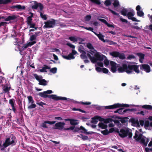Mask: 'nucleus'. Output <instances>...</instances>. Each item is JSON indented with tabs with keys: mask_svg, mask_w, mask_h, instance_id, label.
I'll return each instance as SVG.
<instances>
[{
	"mask_svg": "<svg viewBox=\"0 0 152 152\" xmlns=\"http://www.w3.org/2000/svg\"><path fill=\"white\" fill-rule=\"evenodd\" d=\"M110 64L111 66V70L113 73H115L116 71L118 68V71L119 73L126 72L130 74L133 73L134 71L137 74L140 72L138 66L132 65L131 63L128 62H124L122 64V67L120 66L119 64L113 61L110 62Z\"/></svg>",
	"mask_w": 152,
	"mask_h": 152,
	"instance_id": "obj_1",
	"label": "nucleus"
},
{
	"mask_svg": "<svg viewBox=\"0 0 152 152\" xmlns=\"http://www.w3.org/2000/svg\"><path fill=\"white\" fill-rule=\"evenodd\" d=\"M79 50L82 53L80 55L82 58L85 59L87 56L93 63H95L98 61H103L105 57L101 53L97 52L96 50L91 51L90 52H88L87 53L83 50H80L79 49Z\"/></svg>",
	"mask_w": 152,
	"mask_h": 152,
	"instance_id": "obj_2",
	"label": "nucleus"
},
{
	"mask_svg": "<svg viewBox=\"0 0 152 152\" xmlns=\"http://www.w3.org/2000/svg\"><path fill=\"white\" fill-rule=\"evenodd\" d=\"M17 142L16 137L13 134H11L10 137L6 138L3 144L2 141L0 140V150L4 151L7 147L15 145Z\"/></svg>",
	"mask_w": 152,
	"mask_h": 152,
	"instance_id": "obj_3",
	"label": "nucleus"
},
{
	"mask_svg": "<svg viewBox=\"0 0 152 152\" xmlns=\"http://www.w3.org/2000/svg\"><path fill=\"white\" fill-rule=\"evenodd\" d=\"M121 14L124 16H126L128 18L134 21H139L136 18L133 17L135 12L131 8H125L123 7L120 8Z\"/></svg>",
	"mask_w": 152,
	"mask_h": 152,
	"instance_id": "obj_4",
	"label": "nucleus"
},
{
	"mask_svg": "<svg viewBox=\"0 0 152 152\" xmlns=\"http://www.w3.org/2000/svg\"><path fill=\"white\" fill-rule=\"evenodd\" d=\"M52 93L53 91H52L51 90H48L39 93L38 95L41 97L44 98L48 97L49 98L52 99L56 101H58L59 100H66V98L65 97L58 96L54 94L49 95H47V94H50Z\"/></svg>",
	"mask_w": 152,
	"mask_h": 152,
	"instance_id": "obj_5",
	"label": "nucleus"
},
{
	"mask_svg": "<svg viewBox=\"0 0 152 152\" xmlns=\"http://www.w3.org/2000/svg\"><path fill=\"white\" fill-rule=\"evenodd\" d=\"M138 131L136 130L135 133V135L134 136V139L143 144L145 146H146L149 141L148 139L144 137L142 134H140L138 135Z\"/></svg>",
	"mask_w": 152,
	"mask_h": 152,
	"instance_id": "obj_6",
	"label": "nucleus"
},
{
	"mask_svg": "<svg viewBox=\"0 0 152 152\" xmlns=\"http://www.w3.org/2000/svg\"><path fill=\"white\" fill-rule=\"evenodd\" d=\"M118 133L119 136L122 137H124L128 135L129 137L131 138L132 136V130L128 128L121 129Z\"/></svg>",
	"mask_w": 152,
	"mask_h": 152,
	"instance_id": "obj_7",
	"label": "nucleus"
},
{
	"mask_svg": "<svg viewBox=\"0 0 152 152\" xmlns=\"http://www.w3.org/2000/svg\"><path fill=\"white\" fill-rule=\"evenodd\" d=\"M72 130L73 132H79L84 133L86 134H89V132H87L86 130L82 126H81L80 128L75 127L74 126H72L70 127L67 128V130Z\"/></svg>",
	"mask_w": 152,
	"mask_h": 152,
	"instance_id": "obj_8",
	"label": "nucleus"
},
{
	"mask_svg": "<svg viewBox=\"0 0 152 152\" xmlns=\"http://www.w3.org/2000/svg\"><path fill=\"white\" fill-rule=\"evenodd\" d=\"M129 105L127 104H120L119 103H117L114 104L113 105L106 106L105 107V109H112L118 107H129Z\"/></svg>",
	"mask_w": 152,
	"mask_h": 152,
	"instance_id": "obj_9",
	"label": "nucleus"
},
{
	"mask_svg": "<svg viewBox=\"0 0 152 152\" xmlns=\"http://www.w3.org/2000/svg\"><path fill=\"white\" fill-rule=\"evenodd\" d=\"M44 27L46 28H51L53 27L56 24V20L54 19L48 20L45 22Z\"/></svg>",
	"mask_w": 152,
	"mask_h": 152,
	"instance_id": "obj_10",
	"label": "nucleus"
},
{
	"mask_svg": "<svg viewBox=\"0 0 152 152\" xmlns=\"http://www.w3.org/2000/svg\"><path fill=\"white\" fill-rule=\"evenodd\" d=\"M2 89L3 92L9 95L10 94V91L11 89V87L10 85H9L8 83H6L5 84H2Z\"/></svg>",
	"mask_w": 152,
	"mask_h": 152,
	"instance_id": "obj_11",
	"label": "nucleus"
},
{
	"mask_svg": "<svg viewBox=\"0 0 152 152\" xmlns=\"http://www.w3.org/2000/svg\"><path fill=\"white\" fill-rule=\"evenodd\" d=\"M110 54L114 57H118L121 59H124L125 58V56L124 54L117 51L111 52L110 53Z\"/></svg>",
	"mask_w": 152,
	"mask_h": 152,
	"instance_id": "obj_12",
	"label": "nucleus"
},
{
	"mask_svg": "<svg viewBox=\"0 0 152 152\" xmlns=\"http://www.w3.org/2000/svg\"><path fill=\"white\" fill-rule=\"evenodd\" d=\"M27 98L28 99V103L31 104V105L28 106V108L32 109L35 108L36 105L34 103V101L32 97L31 96H27Z\"/></svg>",
	"mask_w": 152,
	"mask_h": 152,
	"instance_id": "obj_13",
	"label": "nucleus"
},
{
	"mask_svg": "<svg viewBox=\"0 0 152 152\" xmlns=\"http://www.w3.org/2000/svg\"><path fill=\"white\" fill-rule=\"evenodd\" d=\"M65 125V124L64 122H60L57 123L55 124L53 129L62 130L64 128Z\"/></svg>",
	"mask_w": 152,
	"mask_h": 152,
	"instance_id": "obj_14",
	"label": "nucleus"
},
{
	"mask_svg": "<svg viewBox=\"0 0 152 152\" xmlns=\"http://www.w3.org/2000/svg\"><path fill=\"white\" fill-rule=\"evenodd\" d=\"M140 69L143 70L147 73L151 71V68L149 66L146 64H142L140 65Z\"/></svg>",
	"mask_w": 152,
	"mask_h": 152,
	"instance_id": "obj_15",
	"label": "nucleus"
},
{
	"mask_svg": "<svg viewBox=\"0 0 152 152\" xmlns=\"http://www.w3.org/2000/svg\"><path fill=\"white\" fill-rule=\"evenodd\" d=\"M112 2L115 8V10L117 11H119L120 5L118 1V0H112Z\"/></svg>",
	"mask_w": 152,
	"mask_h": 152,
	"instance_id": "obj_16",
	"label": "nucleus"
},
{
	"mask_svg": "<svg viewBox=\"0 0 152 152\" xmlns=\"http://www.w3.org/2000/svg\"><path fill=\"white\" fill-rule=\"evenodd\" d=\"M9 103L11 105L12 107V110L14 113H16V109L15 107L16 104L14 99H10Z\"/></svg>",
	"mask_w": 152,
	"mask_h": 152,
	"instance_id": "obj_17",
	"label": "nucleus"
},
{
	"mask_svg": "<svg viewBox=\"0 0 152 152\" xmlns=\"http://www.w3.org/2000/svg\"><path fill=\"white\" fill-rule=\"evenodd\" d=\"M100 61L97 62V61L96 62H97L96 64V65L95 66H96V65L98 66H100L101 67H103V63L101 62V61ZM96 70L98 72H102V69L101 68L98 67H96Z\"/></svg>",
	"mask_w": 152,
	"mask_h": 152,
	"instance_id": "obj_18",
	"label": "nucleus"
},
{
	"mask_svg": "<svg viewBox=\"0 0 152 152\" xmlns=\"http://www.w3.org/2000/svg\"><path fill=\"white\" fill-rule=\"evenodd\" d=\"M92 122L94 123L95 124H96L97 122V120H98L100 121H103L104 120V119L103 118L98 116H96L93 118H92Z\"/></svg>",
	"mask_w": 152,
	"mask_h": 152,
	"instance_id": "obj_19",
	"label": "nucleus"
},
{
	"mask_svg": "<svg viewBox=\"0 0 152 152\" xmlns=\"http://www.w3.org/2000/svg\"><path fill=\"white\" fill-rule=\"evenodd\" d=\"M72 53L69 54L67 56V60H71L75 58L73 54L75 55L77 53V52L74 50H72Z\"/></svg>",
	"mask_w": 152,
	"mask_h": 152,
	"instance_id": "obj_20",
	"label": "nucleus"
},
{
	"mask_svg": "<svg viewBox=\"0 0 152 152\" xmlns=\"http://www.w3.org/2000/svg\"><path fill=\"white\" fill-rule=\"evenodd\" d=\"M93 33L98 37L99 39L100 40H101L104 42H106V41L104 39V35H103L102 34L100 33L97 34L95 32H93Z\"/></svg>",
	"mask_w": 152,
	"mask_h": 152,
	"instance_id": "obj_21",
	"label": "nucleus"
},
{
	"mask_svg": "<svg viewBox=\"0 0 152 152\" xmlns=\"http://www.w3.org/2000/svg\"><path fill=\"white\" fill-rule=\"evenodd\" d=\"M11 8L13 9L14 8H16L18 10H24L25 8V6H22L20 5H14L12 6Z\"/></svg>",
	"mask_w": 152,
	"mask_h": 152,
	"instance_id": "obj_22",
	"label": "nucleus"
},
{
	"mask_svg": "<svg viewBox=\"0 0 152 152\" xmlns=\"http://www.w3.org/2000/svg\"><path fill=\"white\" fill-rule=\"evenodd\" d=\"M26 22L27 25L29 26L30 28H34L35 26V24L34 23H32V20H26Z\"/></svg>",
	"mask_w": 152,
	"mask_h": 152,
	"instance_id": "obj_23",
	"label": "nucleus"
},
{
	"mask_svg": "<svg viewBox=\"0 0 152 152\" xmlns=\"http://www.w3.org/2000/svg\"><path fill=\"white\" fill-rule=\"evenodd\" d=\"M50 69V67L47 65H44L43 66V67L42 68V69L39 70L40 72H47L46 70L47 69Z\"/></svg>",
	"mask_w": 152,
	"mask_h": 152,
	"instance_id": "obj_24",
	"label": "nucleus"
},
{
	"mask_svg": "<svg viewBox=\"0 0 152 152\" xmlns=\"http://www.w3.org/2000/svg\"><path fill=\"white\" fill-rule=\"evenodd\" d=\"M69 121L70 124L73 125H76L79 123V121L77 120L67 119V121Z\"/></svg>",
	"mask_w": 152,
	"mask_h": 152,
	"instance_id": "obj_25",
	"label": "nucleus"
},
{
	"mask_svg": "<svg viewBox=\"0 0 152 152\" xmlns=\"http://www.w3.org/2000/svg\"><path fill=\"white\" fill-rule=\"evenodd\" d=\"M69 39L71 41L73 42H74L77 41H80V40H82L79 37H69Z\"/></svg>",
	"mask_w": 152,
	"mask_h": 152,
	"instance_id": "obj_26",
	"label": "nucleus"
},
{
	"mask_svg": "<svg viewBox=\"0 0 152 152\" xmlns=\"http://www.w3.org/2000/svg\"><path fill=\"white\" fill-rule=\"evenodd\" d=\"M17 18V17L14 15L9 16L5 19L6 21H8L10 20H14Z\"/></svg>",
	"mask_w": 152,
	"mask_h": 152,
	"instance_id": "obj_27",
	"label": "nucleus"
},
{
	"mask_svg": "<svg viewBox=\"0 0 152 152\" xmlns=\"http://www.w3.org/2000/svg\"><path fill=\"white\" fill-rule=\"evenodd\" d=\"M137 55L140 58L139 61L141 63H143V60L144 57V55L143 54L140 53H138Z\"/></svg>",
	"mask_w": 152,
	"mask_h": 152,
	"instance_id": "obj_28",
	"label": "nucleus"
},
{
	"mask_svg": "<svg viewBox=\"0 0 152 152\" xmlns=\"http://www.w3.org/2000/svg\"><path fill=\"white\" fill-rule=\"evenodd\" d=\"M123 108H120L116 111L115 112V113H119L121 114H123L124 113L126 112V111H127L128 110L126 109L125 110L123 111Z\"/></svg>",
	"mask_w": 152,
	"mask_h": 152,
	"instance_id": "obj_29",
	"label": "nucleus"
},
{
	"mask_svg": "<svg viewBox=\"0 0 152 152\" xmlns=\"http://www.w3.org/2000/svg\"><path fill=\"white\" fill-rule=\"evenodd\" d=\"M47 81L44 79L41 80L39 82V84L40 85L45 86L47 85Z\"/></svg>",
	"mask_w": 152,
	"mask_h": 152,
	"instance_id": "obj_30",
	"label": "nucleus"
},
{
	"mask_svg": "<svg viewBox=\"0 0 152 152\" xmlns=\"http://www.w3.org/2000/svg\"><path fill=\"white\" fill-rule=\"evenodd\" d=\"M99 127L102 129H105L107 128V126L101 122L99 123L98 124Z\"/></svg>",
	"mask_w": 152,
	"mask_h": 152,
	"instance_id": "obj_31",
	"label": "nucleus"
},
{
	"mask_svg": "<svg viewBox=\"0 0 152 152\" xmlns=\"http://www.w3.org/2000/svg\"><path fill=\"white\" fill-rule=\"evenodd\" d=\"M34 4L32 6L31 8L32 9H37L38 7L39 3L36 1H34Z\"/></svg>",
	"mask_w": 152,
	"mask_h": 152,
	"instance_id": "obj_32",
	"label": "nucleus"
},
{
	"mask_svg": "<svg viewBox=\"0 0 152 152\" xmlns=\"http://www.w3.org/2000/svg\"><path fill=\"white\" fill-rule=\"evenodd\" d=\"M127 118H121L120 120V121L123 124H124L127 123Z\"/></svg>",
	"mask_w": 152,
	"mask_h": 152,
	"instance_id": "obj_33",
	"label": "nucleus"
},
{
	"mask_svg": "<svg viewBox=\"0 0 152 152\" xmlns=\"http://www.w3.org/2000/svg\"><path fill=\"white\" fill-rule=\"evenodd\" d=\"M142 107L147 109L149 110H151L152 109V106L149 105H144L142 106Z\"/></svg>",
	"mask_w": 152,
	"mask_h": 152,
	"instance_id": "obj_34",
	"label": "nucleus"
},
{
	"mask_svg": "<svg viewBox=\"0 0 152 152\" xmlns=\"http://www.w3.org/2000/svg\"><path fill=\"white\" fill-rule=\"evenodd\" d=\"M149 126H152V122H151L150 123L149 121H145V127L146 128L148 127Z\"/></svg>",
	"mask_w": 152,
	"mask_h": 152,
	"instance_id": "obj_35",
	"label": "nucleus"
},
{
	"mask_svg": "<svg viewBox=\"0 0 152 152\" xmlns=\"http://www.w3.org/2000/svg\"><path fill=\"white\" fill-rule=\"evenodd\" d=\"M34 76L35 77V79L37 80L39 82L42 78V76H39L38 75H37L36 74H34Z\"/></svg>",
	"mask_w": 152,
	"mask_h": 152,
	"instance_id": "obj_36",
	"label": "nucleus"
},
{
	"mask_svg": "<svg viewBox=\"0 0 152 152\" xmlns=\"http://www.w3.org/2000/svg\"><path fill=\"white\" fill-rule=\"evenodd\" d=\"M49 69L50 72L53 74H55L57 72V68L56 67H54L51 69L50 68Z\"/></svg>",
	"mask_w": 152,
	"mask_h": 152,
	"instance_id": "obj_37",
	"label": "nucleus"
},
{
	"mask_svg": "<svg viewBox=\"0 0 152 152\" xmlns=\"http://www.w3.org/2000/svg\"><path fill=\"white\" fill-rule=\"evenodd\" d=\"M104 63L105 66L107 67L109 64L110 61L107 58H105L104 60Z\"/></svg>",
	"mask_w": 152,
	"mask_h": 152,
	"instance_id": "obj_38",
	"label": "nucleus"
},
{
	"mask_svg": "<svg viewBox=\"0 0 152 152\" xmlns=\"http://www.w3.org/2000/svg\"><path fill=\"white\" fill-rule=\"evenodd\" d=\"M137 14L138 16L142 17L143 16L144 14L142 11L140 10L137 11Z\"/></svg>",
	"mask_w": 152,
	"mask_h": 152,
	"instance_id": "obj_39",
	"label": "nucleus"
},
{
	"mask_svg": "<svg viewBox=\"0 0 152 152\" xmlns=\"http://www.w3.org/2000/svg\"><path fill=\"white\" fill-rule=\"evenodd\" d=\"M37 39V37L34 36V35H31L30 38V39L31 41H34V40H36Z\"/></svg>",
	"mask_w": 152,
	"mask_h": 152,
	"instance_id": "obj_40",
	"label": "nucleus"
},
{
	"mask_svg": "<svg viewBox=\"0 0 152 152\" xmlns=\"http://www.w3.org/2000/svg\"><path fill=\"white\" fill-rule=\"evenodd\" d=\"M112 2H111V0H106L104 2V4L106 6L110 5Z\"/></svg>",
	"mask_w": 152,
	"mask_h": 152,
	"instance_id": "obj_41",
	"label": "nucleus"
},
{
	"mask_svg": "<svg viewBox=\"0 0 152 152\" xmlns=\"http://www.w3.org/2000/svg\"><path fill=\"white\" fill-rule=\"evenodd\" d=\"M91 2L95 3L99 5L100 4L101 2L100 0H90Z\"/></svg>",
	"mask_w": 152,
	"mask_h": 152,
	"instance_id": "obj_42",
	"label": "nucleus"
},
{
	"mask_svg": "<svg viewBox=\"0 0 152 152\" xmlns=\"http://www.w3.org/2000/svg\"><path fill=\"white\" fill-rule=\"evenodd\" d=\"M87 46L88 48L91 50H93V51H94V50L93 46L90 43H88L87 45Z\"/></svg>",
	"mask_w": 152,
	"mask_h": 152,
	"instance_id": "obj_43",
	"label": "nucleus"
},
{
	"mask_svg": "<svg viewBox=\"0 0 152 152\" xmlns=\"http://www.w3.org/2000/svg\"><path fill=\"white\" fill-rule=\"evenodd\" d=\"M39 12L40 13V16L41 18L43 19L44 20H46L47 19L46 15H43L41 12Z\"/></svg>",
	"mask_w": 152,
	"mask_h": 152,
	"instance_id": "obj_44",
	"label": "nucleus"
},
{
	"mask_svg": "<svg viewBox=\"0 0 152 152\" xmlns=\"http://www.w3.org/2000/svg\"><path fill=\"white\" fill-rule=\"evenodd\" d=\"M28 47V45L27 44H24L23 46L21 48V50L22 51L25 50L26 48Z\"/></svg>",
	"mask_w": 152,
	"mask_h": 152,
	"instance_id": "obj_45",
	"label": "nucleus"
},
{
	"mask_svg": "<svg viewBox=\"0 0 152 152\" xmlns=\"http://www.w3.org/2000/svg\"><path fill=\"white\" fill-rule=\"evenodd\" d=\"M83 140H86L88 139V137L87 136H86L80 135L79 136Z\"/></svg>",
	"mask_w": 152,
	"mask_h": 152,
	"instance_id": "obj_46",
	"label": "nucleus"
},
{
	"mask_svg": "<svg viewBox=\"0 0 152 152\" xmlns=\"http://www.w3.org/2000/svg\"><path fill=\"white\" fill-rule=\"evenodd\" d=\"M44 122L45 123H47L51 125L54 124L55 123H56V121H44Z\"/></svg>",
	"mask_w": 152,
	"mask_h": 152,
	"instance_id": "obj_47",
	"label": "nucleus"
},
{
	"mask_svg": "<svg viewBox=\"0 0 152 152\" xmlns=\"http://www.w3.org/2000/svg\"><path fill=\"white\" fill-rule=\"evenodd\" d=\"M31 15L27 18V20H32V18L33 17V14L32 12H30Z\"/></svg>",
	"mask_w": 152,
	"mask_h": 152,
	"instance_id": "obj_48",
	"label": "nucleus"
},
{
	"mask_svg": "<svg viewBox=\"0 0 152 152\" xmlns=\"http://www.w3.org/2000/svg\"><path fill=\"white\" fill-rule=\"evenodd\" d=\"M36 41H31V42H30L27 43L28 45V47L30 46H31L34 44L36 43Z\"/></svg>",
	"mask_w": 152,
	"mask_h": 152,
	"instance_id": "obj_49",
	"label": "nucleus"
},
{
	"mask_svg": "<svg viewBox=\"0 0 152 152\" xmlns=\"http://www.w3.org/2000/svg\"><path fill=\"white\" fill-rule=\"evenodd\" d=\"M36 104H37L39 105V106H41L42 107H43V105L46 104V103H45L43 102H37Z\"/></svg>",
	"mask_w": 152,
	"mask_h": 152,
	"instance_id": "obj_50",
	"label": "nucleus"
},
{
	"mask_svg": "<svg viewBox=\"0 0 152 152\" xmlns=\"http://www.w3.org/2000/svg\"><path fill=\"white\" fill-rule=\"evenodd\" d=\"M101 133L104 135H106L109 133V132L107 130H105L102 131Z\"/></svg>",
	"mask_w": 152,
	"mask_h": 152,
	"instance_id": "obj_51",
	"label": "nucleus"
},
{
	"mask_svg": "<svg viewBox=\"0 0 152 152\" xmlns=\"http://www.w3.org/2000/svg\"><path fill=\"white\" fill-rule=\"evenodd\" d=\"M108 10L110 11V12L112 13L113 15H116L117 16H119V15L118 13L116 12H115L114 11H113L111 10L110 9H108Z\"/></svg>",
	"mask_w": 152,
	"mask_h": 152,
	"instance_id": "obj_52",
	"label": "nucleus"
},
{
	"mask_svg": "<svg viewBox=\"0 0 152 152\" xmlns=\"http://www.w3.org/2000/svg\"><path fill=\"white\" fill-rule=\"evenodd\" d=\"M102 71L104 73H107L109 72L108 69L106 68H103L102 69Z\"/></svg>",
	"mask_w": 152,
	"mask_h": 152,
	"instance_id": "obj_53",
	"label": "nucleus"
},
{
	"mask_svg": "<svg viewBox=\"0 0 152 152\" xmlns=\"http://www.w3.org/2000/svg\"><path fill=\"white\" fill-rule=\"evenodd\" d=\"M42 34V33H41L40 32L37 31V32H35L34 34V36L36 37H37L38 36H39L40 35V34Z\"/></svg>",
	"mask_w": 152,
	"mask_h": 152,
	"instance_id": "obj_54",
	"label": "nucleus"
},
{
	"mask_svg": "<svg viewBox=\"0 0 152 152\" xmlns=\"http://www.w3.org/2000/svg\"><path fill=\"white\" fill-rule=\"evenodd\" d=\"M91 16L90 15H88L86 17L85 20L86 21H88L91 19Z\"/></svg>",
	"mask_w": 152,
	"mask_h": 152,
	"instance_id": "obj_55",
	"label": "nucleus"
},
{
	"mask_svg": "<svg viewBox=\"0 0 152 152\" xmlns=\"http://www.w3.org/2000/svg\"><path fill=\"white\" fill-rule=\"evenodd\" d=\"M67 102H69V101H71V102L74 103H82V102H75L73 100H71L67 98Z\"/></svg>",
	"mask_w": 152,
	"mask_h": 152,
	"instance_id": "obj_56",
	"label": "nucleus"
},
{
	"mask_svg": "<svg viewBox=\"0 0 152 152\" xmlns=\"http://www.w3.org/2000/svg\"><path fill=\"white\" fill-rule=\"evenodd\" d=\"M50 52H54L55 51L58 52L59 51V50L58 49L56 48H53L50 49Z\"/></svg>",
	"mask_w": 152,
	"mask_h": 152,
	"instance_id": "obj_57",
	"label": "nucleus"
},
{
	"mask_svg": "<svg viewBox=\"0 0 152 152\" xmlns=\"http://www.w3.org/2000/svg\"><path fill=\"white\" fill-rule=\"evenodd\" d=\"M136 126L138 127V129L139 130V131L140 132L142 133V130L140 128V126L138 123H137L136 124Z\"/></svg>",
	"mask_w": 152,
	"mask_h": 152,
	"instance_id": "obj_58",
	"label": "nucleus"
},
{
	"mask_svg": "<svg viewBox=\"0 0 152 152\" xmlns=\"http://www.w3.org/2000/svg\"><path fill=\"white\" fill-rule=\"evenodd\" d=\"M134 58L135 56L133 55H130L128 57H127V59L130 60Z\"/></svg>",
	"mask_w": 152,
	"mask_h": 152,
	"instance_id": "obj_59",
	"label": "nucleus"
},
{
	"mask_svg": "<svg viewBox=\"0 0 152 152\" xmlns=\"http://www.w3.org/2000/svg\"><path fill=\"white\" fill-rule=\"evenodd\" d=\"M38 7H39L40 10L41 11H42L44 8L42 4L41 3H39Z\"/></svg>",
	"mask_w": 152,
	"mask_h": 152,
	"instance_id": "obj_60",
	"label": "nucleus"
},
{
	"mask_svg": "<svg viewBox=\"0 0 152 152\" xmlns=\"http://www.w3.org/2000/svg\"><path fill=\"white\" fill-rule=\"evenodd\" d=\"M142 26H141L140 27H138L137 26H132V27L133 28H134L135 29L137 30L140 29V28H142Z\"/></svg>",
	"mask_w": 152,
	"mask_h": 152,
	"instance_id": "obj_61",
	"label": "nucleus"
},
{
	"mask_svg": "<svg viewBox=\"0 0 152 152\" xmlns=\"http://www.w3.org/2000/svg\"><path fill=\"white\" fill-rule=\"evenodd\" d=\"M67 45L70 47L71 48H74L75 46L70 43H67Z\"/></svg>",
	"mask_w": 152,
	"mask_h": 152,
	"instance_id": "obj_62",
	"label": "nucleus"
},
{
	"mask_svg": "<svg viewBox=\"0 0 152 152\" xmlns=\"http://www.w3.org/2000/svg\"><path fill=\"white\" fill-rule=\"evenodd\" d=\"M120 20L121 22H123L127 23L128 22V21L124 19V18H120Z\"/></svg>",
	"mask_w": 152,
	"mask_h": 152,
	"instance_id": "obj_63",
	"label": "nucleus"
},
{
	"mask_svg": "<svg viewBox=\"0 0 152 152\" xmlns=\"http://www.w3.org/2000/svg\"><path fill=\"white\" fill-rule=\"evenodd\" d=\"M98 19L99 21L103 22V23H105V24H106V23H107V21L105 20L104 19H101V18H99Z\"/></svg>",
	"mask_w": 152,
	"mask_h": 152,
	"instance_id": "obj_64",
	"label": "nucleus"
}]
</instances>
